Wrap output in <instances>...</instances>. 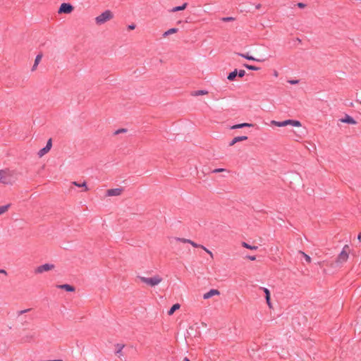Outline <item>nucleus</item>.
I'll return each instance as SVG.
<instances>
[{"label":"nucleus","mask_w":361,"mask_h":361,"mask_svg":"<svg viewBox=\"0 0 361 361\" xmlns=\"http://www.w3.org/2000/svg\"><path fill=\"white\" fill-rule=\"evenodd\" d=\"M0 273L6 274V271H4V269H0Z\"/></svg>","instance_id":"42"},{"label":"nucleus","mask_w":361,"mask_h":361,"mask_svg":"<svg viewBox=\"0 0 361 361\" xmlns=\"http://www.w3.org/2000/svg\"><path fill=\"white\" fill-rule=\"evenodd\" d=\"M267 303L269 305V307H271V301H270V296L269 297V299H266Z\"/></svg>","instance_id":"38"},{"label":"nucleus","mask_w":361,"mask_h":361,"mask_svg":"<svg viewBox=\"0 0 361 361\" xmlns=\"http://www.w3.org/2000/svg\"><path fill=\"white\" fill-rule=\"evenodd\" d=\"M28 311H30V309H27V310H21V311H20V312H18V314H19V315H20V314H24V313H25V312H28Z\"/></svg>","instance_id":"36"},{"label":"nucleus","mask_w":361,"mask_h":361,"mask_svg":"<svg viewBox=\"0 0 361 361\" xmlns=\"http://www.w3.org/2000/svg\"><path fill=\"white\" fill-rule=\"evenodd\" d=\"M183 361H190V360L188 357H185Z\"/></svg>","instance_id":"44"},{"label":"nucleus","mask_w":361,"mask_h":361,"mask_svg":"<svg viewBox=\"0 0 361 361\" xmlns=\"http://www.w3.org/2000/svg\"><path fill=\"white\" fill-rule=\"evenodd\" d=\"M343 123H348V124H355V121L350 116L347 115L344 118L341 119Z\"/></svg>","instance_id":"14"},{"label":"nucleus","mask_w":361,"mask_h":361,"mask_svg":"<svg viewBox=\"0 0 361 361\" xmlns=\"http://www.w3.org/2000/svg\"><path fill=\"white\" fill-rule=\"evenodd\" d=\"M113 18V13L110 10H106L95 18V23L97 25H101L111 20Z\"/></svg>","instance_id":"2"},{"label":"nucleus","mask_w":361,"mask_h":361,"mask_svg":"<svg viewBox=\"0 0 361 361\" xmlns=\"http://www.w3.org/2000/svg\"><path fill=\"white\" fill-rule=\"evenodd\" d=\"M247 140V136H238V137H235L231 141V142L229 143V145L230 146H233V145H234L235 143H237L238 142L244 141V140Z\"/></svg>","instance_id":"11"},{"label":"nucleus","mask_w":361,"mask_h":361,"mask_svg":"<svg viewBox=\"0 0 361 361\" xmlns=\"http://www.w3.org/2000/svg\"><path fill=\"white\" fill-rule=\"evenodd\" d=\"M299 253L304 257L305 261L307 263H310L311 262V257L309 255H307V254H305V252H303L302 251H300Z\"/></svg>","instance_id":"24"},{"label":"nucleus","mask_w":361,"mask_h":361,"mask_svg":"<svg viewBox=\"0 0 361 361\" xmlns=\"http://www.w3.org/2000/svg\"><path fill=\"white\" fill-rule=\"evenodd\" d=\"M348 250V245H345L336 259V263L337 266H341L342 264L347 262L349 257Z\"/></svg>","instance_id":"5"},{"label":"nucleus","mask_w":361,"mask_h":361,"mask_svg":"<svg viewBox=\"0 0 361 361\" xmlns=\"http://www.w3.org/2000/svg\"><path fill=\"white\" fill-rule=\"evenodd\" d=\"M47 361H62L61 360H47Z\"/></svg>","instance_id":"43"},{"label":"nucleus","mask_w":361,"mask_h":361,"mask_svg":"<svg viewBox=\"0 0 361 361\" xmlns=\"http://www.w3.org/2000/svg\"><path fill=\"white\" fill-rule=\"evenodd\" d=\"M126 129H124V128H121V129H118V130H116V131H115V134H116V135H118V134H119V133H124V132H126Z\"/></svg>","instance_id":"33"},{"label":"nucleus","mask_w":361,"mask_h":361,"mask_svg":"<svg viewBox=\"0 0 361 361\" xmlns=\"http://www.w3.org/2000/svg\"><path fill=\"white\" fill-rule=\"evenodd\" d=\"M188 243L192 245L194 247H201V246H202V245L197 244L191 240H189Z\"/></svg>","instance_id":"30"},{"label":"nucleus","mask_w":361,"mask_h":361,"mask_svg":"<svg viewBox=\"0 0 361 361\" xmlns=\"http://www.w3.org/2000/svg\"><path fill=\"white\" fill-rule=\"evenodd\" d=\"M175 239H176V240H177L178 242L183 243H188L189 240H190V239H186V238H176Z\"/></svg>","instance_id":"27"},{"label":"nucleus","mask_w":361,"mask_h":361,"mask_svg":"<svg viewBox=\"0 0 361 361\" xmlns=\"http://www.w3.org/2000/svg\"><path fill=\"white\" fill-rule=\"evenodd\" d=\"M242 246L243 247H245L247 249H250V250H255L257 249V246H255V245H249L248 243H245V242H243L242 243Z\"/></svg>","instance_id":"21"},{"label":"nucleus","mask_w":361,"mask_h":361,"mask_svg":"<svg viewBox=\"0 0 361 361\" xmlns=\"http://www.w3.org/2000/svg\"><path fill=\"white\" fill-rule=\"evenodd\" d=\"M59 288H61V289H63L66 291H68V292H73L75 290V288L73 286L69 285V284H63V285H59L57 286Z\"/></svg>","instance_id":"13"},{"label":"nucleus","mask_w":361,"mask_h":361,"mask_svg":"<svg viewBox=\"0 0 361 361\" xmlns=\"http://www.w3.org/2000/svg\"><path fill=\"white\" fill-rule=\"evenodd\" d=\"M201 248H202V249H203V250H204L207 253H208V254H209V255H210V257H211L212 258H213V257H214V255H213V253H212L209 250H208L206 247H204V246H201Z\"/></svg>","instance_id":"29"},{"label":"nucleus","mask_w":361,"mask_h":361,"mask_svg":"<svg viewBox=\"0 0 361 361\" xmlns=\"http://www.w3.org/2000/svg\"><path fill=\"white\" fill-rule=\"evenodd\" d=\"M207 93H208V92L207 90H201L195 91L194 92H192V95L200 96V95L207 94Z\"/></svg>","instance_id":"22"},{"label":"nucleus","mask_w":361,"mask_h":361,"mask_svg":"<svg viewBox=\"0 0 361 361\" xmlns=\"http://www.w3.org/2000/svg\"><path fill=\"white\" fill-rule=\"evenodd\" d=\"M14 182L13 172L10 170H0V183L5 185H10Z\"/></svg>","instance_id":"1"},{"label":"nucleus","mask_w":361,"mask_h":361,"mask_svg":"<svg viewBox=\"0 0 361 361\" xmlns=\"http://www.w3.org/2000/svg\"><path fill=\"white\" fill-rule=\"evenodd\" d=\"M75 185L78 186V187H83L85 188V190L87 191L88 190L87 185H86V183L85 182H83L82 184H79V183H77L76 182H73V183Z\"/></svg>","instance_id":"26"},{"label":"nucleus","mask_w":361,"mask_h":361,"mask_svg":"<svg viewBox=\"0 0 361 361\" xmlns=\"http://www.w3.org/2000/svg\"><path fill=\"white\" fill-rule=\"evenodd\" d=\"M139 279L142 283H144L151 287L156 286L159 285L162 281V278L159 275H155L153 277H150V278L145 277V276H139Z\"/></svg>","instance_id":"3"},{"label":"nucleus","mask_w":361,"mask_h":361,"mask_svg":"<svg viewBox=\"0 0 361 361\" xmlns=\"http://www.w3.org/2000/svg\"><path fill=\"white\" fill-rule=\"evenodd\" d=\"M135 27V25L134 24H131L130 25H128V29L130 30H134Z\"/></svg>","instance_id":"39"},{"label":"nucleus","mask_w":361,"mask_h":361,"mask_svg":"<svg viewBox=\"0 0 361 361\" xmlns=\"http://www.w3.org/2000/svg\"><path fill=\"white\" fill-rule=\"evenodd\" d=\"M252 126V124L247 123H243L240 124L234 125L231 127V129H238V128H242L244 127H250Z\"/></svg>","instance_id":"16"},{"label":"nucleus","mask_w":361,"mask_h":361,"mask_svg":"<svg viewBox=\"0 0 361 361\" xmlns=\"http://www.w3.org/2000/svg\"><path fill=\"white\" fill-rule=\"evenodd\" d=\"M290 84H297L298 82V80H289L288 81Z\"/></svg>","instance_id":"40"},{"label":"nucleus","mask_w":361,"mask_h":361,"mask_svg":"<svg viewBox=\"0 0 361 361\" xmlns=\"http://www.w3.org/2000/svg\"><path fill=\"white\" fill-rule=\"evenodd\" d=\"M224 171H225L224 169H216L213 170L212 172L216 173H219V172H221Z\"/></svg>","instance_id":"34"},{"label":"nucleus","mask_w":361,"mask_h":361,"mask_svg":"<svg viewBox=\"0 0 361 361\" xmlns=\"http://www.w3.org/2000/svg\"><path fill=\"white\" fill-rule=\"evenodd\" d=\"M247 258L251 261H255L256 259L255 256H247Z\"/></svg>","instance_id":"37"},{"label":"nucleus","mask_w":361,"mask_h":361,"mask_svg":"<svg viewBox=\"0 0 361 361\" xmlns=\"http://www.w3.org/2000/svg\"><path fill=\"white\" fill-rule=\"evenodd\" d=\"M245 75V71L244 70H240L238 71V75L240 78H243Z\"/></svg>","instance_id":"32"},{"label":"nucleus","mask_w":361,"mask_h":361,"mask_svg":"<svg viewBox=\"0 0 361 361\" xmlns=\"http://www.w3.org/2000/svg\"><path fill=\"white\" fill-rule=\"evenodd\" d=\"M122 192L123 188H121L109 189L106 191V195L109 197L119 196L121 195Z\"/></svg>","instance_id":"9"},{"label":"nucleus","mask_w":361,"mask_h":361,"mask_svg":"<svg viewBox=\"0 0 361 361\" xmlns=\"http://www.w3.org/2000/svg\"><path fill=\"white\" fill-rule=\"evenodd\" d=\"M244 66L247 69L250 70V71H258L259 69V67H257V66H252V65H249V64H244Z\"/></svg>","instance_id":"23"},{"label":"nucleus","mask_w":361,"mask_h":361,"mask_svg":"<svg viewBox=\"0 0 361 361\" xmlns=\"http://www.w3.org/2000/svg\"><path fill=\"white\" fill-rule=\"evenodd\" d=\"M180 305L178 303L174 304L168 311V314L172 315L175 311L178 310L180 308Z\"/></svg>","instance_id":"17"},{"label":"nucleus","mask_w":361,"mask_h":361,"mask_svg":"<svg viewBox=\"0 0 361 361\" xmlns=\"http://www.w3.org/2000/svg\"><path fill=\"white\" fill-rule=\"evenodd\" d=\"M51 146H52V143H51V140L49 139L47 142V145L44 147H43L42 149H41L39 152H38V156L39 157H42L44 155H45L51 148Z\"/></svg>","instance_id":"8"},{"label":"nucleus","mask_w":361,"mask_h":361,"mask_svg":"<svg viewBox=\"0 0 361 361\" xmlns=\"http://www.w3.org/2000/svg\"><path fill=\"white\" fill-rule=\"evenodd\" d=\"M42 59V56L41 55H37L35 58V64L33 66V68H32V70H34L38 65L39 62Z\"/></svg>","instance_id":"25"},{"label":"nucleus","mask_w":361,"mask_h":361,"mask_svg":"<svg viewBox=\"0 0 361 361\" xmlns=\"http://www.w3.org/2000/svg\"><path fill=\"white\" fill-rule=\"evenodd\" d=\"M11 207V204L0 206V216L6 213Z\"/></svg>","instance_id":"18"},{"label":"nucleus","mask_w":361,"mask_h":361,"mask_svg":"<svg viewBox=\"0 0 361 361\" xmlns=\"http://www.w3.org/2000/svg\"><path fill=\"white\" fill-rule=\"evenodd\" d=\"M178 32V29L177 28H171L169 30H168L167 31H166L164 34H163V37H166L171 34H174V33H176Z\"/></svg>","instance_id":"19"},{"label":"nucleus","mask_w":361,"mask_h":361,"mask_svg":"<svg viewBox=\"0 0 361 361\" xmlns=\"http://www.w3.org/2000/svg\"><path fill=\"white\" fill-rule=\"evenodd\" d=\"M221 20L224 22H229L234 20V18L233 17H224L221 18Z\"/></svg>","instance_id":"31"},{"label":"nucleus","mask_w":361,"mask_h":361,"mask_svg":"<svg viewBox=\"0 0 361 361\" xmlns=\"http://www.w3.org/2000/svg\"><path fill=\"white\" fill-rule=\"evenodd\" d=\"M357 238L361 242V232L359 233Z\"/></svg>","instance_id":"41"},{"label":"nucleus","mask_w":361,"mask_h":361,"mask_svg":"<svg viewBox=\"0 0 361 361\" xmlns=\"http://www.w3.org/2000/svg\"><path fill=\"white\" fill-rule=\"evenodd\" d=\"M73 7L71 4L68 3H63L59 7L58 11L59 13H70L73 11Z\"/></svg>","instance_id":"7"},{"label":"nucleus","mask_w":361,"mask_h":361,"mask_svg":"<svg viewBox=\"0 0 361 361\" xmlns=\"http://www.w3.org/2000/svg\"><path fill=\"white\" fill-rule=\"evenodd\" d=\"M297 6H298L299 8H305V4H303V3H298V4H297Z\"/></svg>","instance_id":"35"},{"label":"nucleus","mask_w":361,"mask_h":361,"mask_svg":"<svg viewBox=\"0 0 361 361\" xmlns=\"http://www.w3.org/2000/svg\"><path fill=\"white\" fill-rule=\"evenodd\" d=\"M54 268V265L53 264L47 263V264H42V265H40V266L37 267L35 269V273L37 274H42V273L46 272V271H51Z\"/></svg>","instance_id":"6"},{"label":"nucleus","mask_w":361,"mask_h":361,"mask_svg":"<svg viewBox=\"0 0 361 361\" xmlns=\"http://www.w3.org/2000/svg\"><path fill=\"white\" fill-rule=\"evenodd\" d=\"M238 75V71L235 69V71L230 73L227 77L228 80L232 81L235 79V78Z\"/></svg>","instance_id":"20"},{"label":"nucleus","mask_w":361,"mask_h":361,"mask_svg":"<svg viewBox=\"0 0 361 361\" xmlns=\"http://www.w3.org/2000/svg\"><path fill=\"white\" fill-rule=\"evenodd\" d=\"M187 3H184L183 5L181 6H176V7H173L172 8L171 10H170V12H177V11H183L184 10L186 7H187Z\"/></svg>","instance_id":"15"},{"label":"nucleus","mask_w":361,"mask_h":361,"mask_svg":"<svg viewBox=\"0 0 361 361\" xmlns=\"http://www.w3.org/2000/svg\"><path fill=\"white\" fill-rule=\"evenodd\" d=\"M274 75L278 76V73L276 71L274 73Z\"/></svg>","instance_id":"47"},{"label":"nucleus","mask_w":361,"mask_h":361,"mask_svg":"<svg viewBox=\"0 0 361 361\" xmlns=\"http://www.w3.org/2000/svg\"><path fill=\"white\" fill-rule=\"evenodd\" d=\"M238 54L239 56H240L241 57L245 58V59H246L247 60H250V61H258V62L262 61V60L259 59H256V58L249 55L248 54H240V53H238Z\"/></svg>","instance_id":"12"},{"label":"nucleus","mask_w":361,"mask_h":361,"mask_svg":"<svg viewBox=\"0 0 361 361\" xmlns=\"http://www.w3.org/2000/svg\"><path fill=\"white\" fill-rule=\"evenodd\" d=\"M220 294V292L216 289H211L209 291L205 293L203 295V298L204 300L209 299L212 298L214 295H219Z\"/></svg>","instance_id":"10"},{"label":"nucleus","mask_w":361,"mask_h":361,"mask_svg":"<svg viewBox=\"0 0 361 361\" xmlns=\"http://www.w3.org/2000/svg\"><path fill=\"white\" fill-rule=\"evenodd\" d=\"M122 348H123V346H121V347L118 350L117 353H119V352L121 350V349H122Z\"/></svg>","instance_id":"46"},{"label":"nucleus","mask_w":361,"mask_h":361,"mask_svg":"<svg viewBox=\"0 0 361 361\" xmlns=\"http://www.w3.org/2000/svg\"><path fill=\"white\" fill-rule=\"evenodd\" d=\"M262 289L263 290V291L265 293V298L269 299V297L270 296V292H269V289L267 288H262Z\"/></svg>","instance_id":"28"},{"label":"nucleus","mask_w":361,"mask_h":361,"mask_svg":"<svg viewBox=\"0 0 361 361\" xmlns=\"http://www.w3.org/2000/svg\"><path fill=\"white\" fill-rule=\"evenodd\" d=\"M271 124L277 127H284L288 125H291L295 127H300L301 123L299 121L288 119L283 121H271Z\"/></svg>","instance_id":"4"},{"label":"nucleus","mask_w":361,"mask_h":361,"mask_svg":"<svg viewBox=\"0 0 361 361\" xmlns=\"http://www.w3.org/2000/svg\"><path fill=\"white\" fill-rule=\"evenodd\" d=\"M260 6H261V5H260V4H258V5H257V6H256V8H257V9H258V8H260Z\"/></svg>","instance_id":"45"}]
</instances>
